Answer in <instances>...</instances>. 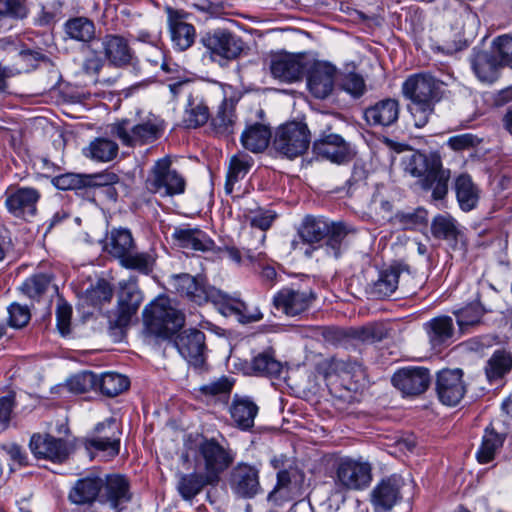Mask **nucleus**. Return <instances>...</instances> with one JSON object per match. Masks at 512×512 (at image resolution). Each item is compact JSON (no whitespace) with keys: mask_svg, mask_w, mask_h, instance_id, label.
I'll list each match as a JSON object with an SVG mask.
<instances>
[{"mask_svg":"<svg viewBox=\"0 0 512 512\" xmlns=\"http://www.w3.org/2000/svg\"><path fill=\"white\" fill-rule=\"evenodd\" d=\"M52 277L45 273H37L27 278L20 289L30 299H39L50 287Z\"/></svg>","mask_w":512,"mask_h":512,"instance_id":"864d4df0","label":"nucleus"},{"mask_svg":"<svg viewBox=\"0 0 512 512\" xmlns=\"http://www.w3.org/2000/svg\"><path fill=\"white\" fill-rule=\"evenodd\" d=\"M105 243L107 252L120 262L135 247L131 231L123 227L112 228L106 236Z\"/></svg>","mask_w":512,"mask_h":512,"instance_id":"473e14b6","label":"nucleus"},{"mask_svg":"<svg viewBox=\"0 0 512 512\" xmlns=\"http://www.w3.org/2000/svg\"><path fill=\"white\" fill-rule=\"evenodd\" d=\"M71 315L72 307L63 300H59L56 308V320L57 327L62 335L70 332Z\"/></svg>","mask_w":512,"mask_h":512,"instance_id":"338daca9","label":"nucleus"},{"mask_svg":"<svg viewBox=\"0 0 512 512\" xmlns=\"http://www.w3.org/2000/svg\"><path fill=\"white\" fill-rule=\"evenodd\" d=\"M27 13L24 0H0V17L22 19L27 16Z\"/></svg>","mask_w":512,"mask_h":512,"instance_id":"680f3d73","label":"nucleus"},{"mask_svg":"<svg viewBox=\"0 0 512 512\" xmlns=\"http://www.w3.org/2000/svg\"><path fill=\"white\" fill-rule=\"evenodd\" d=\"M450 176V170L442 167L441 160H434L432 171L421 180V186L425 190H432L434 200H442L448 193Z\"/></svg>","mask_w":512,"mask_h":512,"instance_id":"2f4dec72","label":"nucleus"},{"mask_svg":"<svg viewBox=\"0 0 512 512\" xmlns=\"http://www.w3.org/2000/svg\"><path fill=\"white\" fill-rule=\"evenodd\" d=\"M39 199L40 193L37 189L21 187L7 194L5 205L8 211L16 217H33L36 214V205Z\"/></svg>","mask_w":512,"mask_h":512,"instance_id":"b1692460","label":"nucleus"},{"mask_svg":"<svg viewBox=\"0 0 512 512\" xmlns=\"http://www.w3.org/2000/svg\"><path fill=\"white\" fill-rule=\"evenodd\" d=\"M113 296V290L106 280H99L95 286L86 291V298L96 306L103 302H109Z\"/></svg>","mask_w":512,"mask_h":512,"instance_id":"bf43d9fd","label":"nucleus"},{"mask_svg":"<svg viewBox=\"0 0 512 512\" xmlns=\"http://www.w3.org/2000/svg\"><path fill=\"white\" fill-rule=\"evenodd\" d=\"M146 188L161 197H173L185 192L184 177L172 168L169 157L158 159L151 168L145 181Z\"/></svg>","mask_w":512,"mask_h":512,"instance_id":"1a4fd4ad","label":"nucleus"},{"mask_svg":"<svg viewBox=\"0 0 512 512\" xmlns=\"http://www.w3.org/2000/svg\"><path fill=\"white\" fill-rule=\"evenodd\" d=\"M64 34L67 39L80 42L83 47L90 44H97L95 23L84 16L69 18L63 25Z\"/></svg>","mask_w":512,"mask_h":512,"instance_id":"cd10ccee","label":"nucleus"},{"mask_svg":"<svg viewBox=\"0 0 512 512\" xmlns=\"http://www.w3.org/2000/svg\"><path fill=\"white\" fill-rule=\"evenodd\" d=\"M217 483L209 478L203 471L196 470L192 473L180 474L177 490L181 497L186 501L193 500L208 485Z\"/></svg>","mask_w":512,"mask_h":512,"instance_id":"7c9ffc66","label":"nucleus"},{"mask_svg":"<svg viewBox=\"0 0 512 512\" xmlns=\"http://www.w3.org/2000/svg\"><path fill=\"white\" fill-rule=\"evenodd\" d=\"M9 325L14 328L24 327L30 320V312L26 306L13 303L8 307Z\"/></svg>","mask_w":512,"mask_h":512,"instance_id":"0e129e2a","label":"nucleus"},{"mask_svg":"<svg viewBox=\"0 0 512 512\" xmlns=\"http://www.w3.org/2000/svg\"><path fill=\"white\" fill-rule=\"evenodd\" d=\"M455 192L461 210L469 212L476 208L480 191L469 175L461 174L456 178Z\"/></svg>","mask_w":512,"mask_h":512,"instance_id":"c9c22d12","label":"nucleus"},{"mask_svg":"<svg viewBox=\"0 0 512 512\" xmlns=\"http://www.w3.org/2000/svg\"><path fill=\"white\" fill-rule=\"evenodd\" d=\"M506 434L499 432L493 424L485 429L481 446L477 451V459L480 463H488L493 460L497 450L503 445Z\"/></svg>","mask_w":512,"mask_h":512,"instance_id":"a19ab883","label":"nucleus"},{"mask_svg":"<svg viewBox=\"0 0 512 512\" xmlns=\"http://www.w3.org/2000/svg\"><path fill=\"white\" fill-rule=\"evenodd\" d=\"M111 133L116 136L124 146L135 147L152 143L159 139L163 133V123L156 116H148L138 123L131 119H122L113 123Z\"/></svg>","mask_w":512,"mask_h":512,"instance_id":"423d86ee","label":"nucleus"},{"mask_svg":"<svg viewBox=\"0 0 512 512\" xmlns=\"http://www.w3.org/2000/svg\"><path fill=\"white\" fill-rule=\"evenodd\" d=\"M424 329L433 348L449 343L454 336L453 319L446 315L435 317L426 322Z\"/></svg>","mask_w":512,"mask_h":512,"instance_id":"72a5a7b5","label":"nucleus"},{"mask_svg":"<svg viewBox=\"0 0 512 512\" xmlns=\"http://www.w3.org/2000/svg\"><path fill=\"white\" fill-rule=\"evenodd\" d=\"M445 84L430 74L410 76L402 86L403 95L411 101L408 109L417 128L424 127L434 112V107L445 92Z\"/></svg>","mask_w":512,"mask_h":512,"instance_id":"f03ea898","label":"nucleus"},{"mask_svg":"<svg viewBox=\"0 0 512 512\" xmlns=\"http://www.w3.org/2000/svg\"><path fill=\"white\" fill-rule=\"evenodd\" d=\"M85 448L88 452L92 450L104 453L107 457H115L120 450V443L109 441V438L92 436L85 440Z\"/></svg>","mask_w":512,"mask_h":512,"instance_id":"13d9d810","label":"nucleus"},{"mask_svg":"<svg viewBox=\"0 0 512 512\" xmlns=\"http://www.w3.org/2000/svg\"><path fill=\"white\" fill-rule=\"evenodd\" d=\"M342 88L354 97L361 96L365 91V82L362 76L356 73H348L341 81Z\"/></svg>","mask_w":512,"mask_h":512,"instance_id":"69168bd1","label":"nucleus"},{"mask_svg":"<svg viewBox=\"0 0 512 512\" xmlns=\"http://www.w3.org/2000/svg\"><path fill=\"white\" fill-rule=\"evenodd\" d=\"M493 44L496 51L474 48L470 56L471 68L477 79L483 83L497 80L502 65L512 68V37L499 36Z\"/></svg>","mask_w":512,"mask_h":512,"instance_id":"7ed1b4c3","label":"nucleus"},{"mask_svg":"<svg viewBox=\"0 0 512 512\" xmlns=\"http://www.w3.org/2000/svg\"><path fill=\"white\" fill-rule=\"evenodd\" d=\"M210 111L204 99L190 97L185 109L183 121L188 128H197L207 123Z\"/></svg>","mask_w":512,"mask_h":512,"instance_id":"c03bdc74","label":"nucleus"},{"mask_svg":"<svg viewBox=\"0 0 512 512\" xmlns=\"http://www.w3.org/2000/svg\"><path fill=\"white\" fill-rule=\"evenodd\" d=\"M142 294L133 283H120L116 316L111 323L118 328L127 327L142 302Z\"/></svg>","mask_w":512,"mask_h":512,"instance_id":"412c9836","label":"nucleus"},{"mask_svg":"<svg viewBox=\"0 0 512 512\" xmlns=\"http://www.w3.org/2000/svg\"><path fill=\"white\" fill-rule=\"evenodd\" d=\"M440 160L436 156L427 157L422 153H412L403 160L404 170L413 177L426 178L429 172L432 171V162Z\"/></svg>","mask_w":512,"mask_h":512,"instance_id":"de8ad7c7","label":"nucleus"},{"mask_svg":"<svg viewBox=\"0 0 512 512\" xmlns=\"http://www.w3.org/2000/svg\"><path fill=\"white\" fill-rule=\"evenodd\" d=\"M512 368V356L505 350H496L487 361L485 373L490 382L501 379Z\"/></svg>","mask_w":512,"mask_h":512,"instance_id":"49530a36","label":"nucleus"},{"mask_svg":"<svg viewBox=\"0 0 512 512\" xmlns=\"http://www.w3.org/2000/svg\"><path fill=\"white\" fill-rule=\"evenodd\" d=\"M391 223L403 230H414L426 224L427 211L418 208L409 212H397L391 219Z\"/></svg>","mask_w":512,"mask_h":512,"instance_id":"603ef678","label":"nucleus"},{"mask_svg":"<svg viewBox=\"0 0 512 512\" xmlns=\"http://www.w3.org/2000/svg\"><path fill=\"white\" fill-rule=\"evenodd\" d=\"M234 103L231 100L223 99L216 115L211 118L214 130L219 134H230L233 132L235 121Z\"/></svg>","mask_w":512,"mask_h":512,"instance_id":"09e8293b","label":"nucleus"},{"mask_svg":"<svg viewBox=\"0 0 512 512\" xmlns=\"http://www.w3.org/2000/svg\"><path fill=\"white\" fill-rule=\"evenodd\" d=\"M404 267L393 265L380 272L378 279L373 283L371 293L377 297L392 295L399 284Z\"/></svg>","mask_w":512,"mask_h":512,"instance_id":"ea45409f","label":"nucleus"},{"mask_svg":"<svg viewBox=\"0 0 512 512\" xmlns=\"http://www.w3.org/2000/svg\"><path fill=\"white\" fill-rule=\"evenodd\" d=\"M103 488L99 503L108 505L113 512H120L132 499L128 480L121 475L111 474L102 478Z\"/></svg>","mask_w":512,"mask_h":512,"instance_id":"dca6fc26","label":"nucleus"},{"mask_svg":"<svg viewBox=\"0 0 512 512\" xmlns=\"http://www.w3.org/2000/svg\"><path fill=\"white\" fill-rule=\"evenodd\" d=\"M229 485L239 497L252 498L260 491L259 470L247 463H238L230 472Z\"/></svg>","mask_w":512,"mask_h":512,"instance_id":"aec40b11","label":"nucleus"},{"mask_svg":"<svg viewBox=\"0 0 512 512\" xmlns=\"http://www.w3.org/2000/svg\"><path fill=\"white\" fill-rule=\"evenodd\" d=\"M103 488L102 478L98 476H86L78 479L70 489L68 499L75 505H91L99 501Z\"/></svg>","mask_w":512,"mask_h":512,"instance_id":"bb28decb","label":"nucleus"},{"mask_svg":"<svg viewBox=\"0 0 512 512\" xmlns=\"http://www.w3.org/2000/svg\"><path fill=\"white\" fill-rule=\"evenodd\" d=\"M431 232L435 238L447 241L457 239L459 230L456 221L450 215H437L431 223Z\"/></svg>","mask_w":512,"mask_h":512,"instance_id":"8fccbe9b","label":"nucleus"},{"mask_svg":"<svg viewBox=\"0 0 512 512\" xmlns=\"http://www.w3.org/2000/svg\"><path fill=\"white\" fill-rule=\"evenodd\" d=\"M372 480V467L367 461L350 457L341 458L336 465L337 492L363 490Z\"/></svg>","mask_w":512,"mask_h":512,"instance_id":"9b49d317","label":"nucleus"},{"mask_svg":"<svg viewBox=\"0 0 512 512\" xmlns=\"http://www.w3.org/2000/svg\"><path fill=\"white\" fill-rule=\"evenodd\" d=\"M436 391L443 404L457 405L466 392L463 371L458 368L441 370L437 375Z\"/></svg>","mask_w":512,"mask_h":512,"instance_id":"a211bd4d","label":"nucleus"},{"mask_svg":"<svg viewBox=\"0 0 512 512\" xmlns=\"http://www.w3.org/2000/svg\"><path fill=\"white\" fill-rule=\"evenodd\" d=\"M205 54L220 65L237 59L244 50V42L235 33L227 29H215L200 39Z\"/></svg>","mask_w":512,"mask_h":512,"instance_id":"6e6552de","label":"nucleus"},{"mask_svg":"<svg viewBox=\"0 0 512 512\" xmlns=\"http://www.w3.org/2000/svg\"><path fill=\"white\" fill-rule=\"evenodd\" d=\"M270 139V128L260 123L248 126L241 134V144L253 153L264 151L268 147Z\"/></svg>","mask_w":512,"mask_h":512,"instance_id":"e433bc0d","label":"nucleus"},{"mask_svg":"<svg viewBox=\"0 0 512 512\" xmlns=\"http://www.w3.org/2000/svg\"><path fill=\"white\" fill-rule=\"evenodd\" d=\"M470 290L469 302L453 311L462 334L470 332L472 328L481 323V319L487 311L484 303H493L497 298V291L485 280L476 281Z\"/></svg>","mask_w":512,"mask_h":512,"instance_id":"39448f33","label":"nucleus"},{"mask_svg":"<svg viewBox=\"0 0 512 512\" xmlns=\"http://www.w3.org/2000/svg\"><path fill=\"white\" fill-rule=\"evenodd\" d=\"M97 44L82 47L83 60L80 66V72L86 76L91 77L95 82L98 80V75L105 65V58L101 56Z\"/></svg>","mask_w":512,"mask_h":512,"instance_id":"a18cd8bd","label":"nucleus"},{"mask_svg":"<svg viewBox=\"0 0 512 512\" xmlns=\"http://www.w3.org/2000/svg\"><path fill=\"white\" fill-rule=\"evenodd\" d=\"M147 327L157 334L176 331L184 325L185 316L166 296H159L143 310Z\"/></svg>","mask_w":512,"mask_h":512,"instance_id":"0eeeda50","label":"nucleus"},{"mask_svg":"<svg viewBox=\"0 0 512 512\" xmlns=\"http://www.w3.org/2000/svg\"><path fill=\"white\" fill-rule=\"evenodd\" d=\"M329 232V220L323 217L306 216L298 229L300 238L314 244L325 239Z\"/></svg>","mask_w":512,"mask_h":512,"instance_id":"58836bf2","label":"nucleus"},{"mask_svg":"<svg viewBox=\"0 0 512 512\" xmlns=\"http://www.w3.org/2000/svg\"><path fill=\"white\" fill-rule=\"evenodd\" d=\"M258 413V406L248 397L235 396L230 414L236 425L243 429H249L254 425V419Z\"/></svg>","mask_w":512,"mask_h":512,"instance_id":"4c0bfd02","label":"nucleus"},{"mask_svg":"<svg viewBox=\"0 0 512 512\" xmlns=\"http://www.w3.org/2000/svg\"><path fill=\"white\" fill-rule=\"evenodd\" d=\"M222 444L215 438H203L196 446L194 455L195 469L203 471L216 483L221 475L234 463L236 451L224 441Z\"/></svg>","mask_w":512,"mask_h":512,"instance_id":"20e7f679","label":"nucleus"},{"mask_svg":"<svg viewBox=\"0 0 512 512\" xmlns=\"http://www.w3.org/2000/svg\"><path fill=\"white\" fill-rule=\"evenodd\" d=\"M347 233V228L343 223L329 221V232L325 237L326 246L336 258L340 255V249Z\"/></svg>","mask_w":512,"mask_h":512,"instance_id":"4d7b16f0","label":"nucleus"},{"mask_svg":"<svg viewBox=\"0 0 512 512\" xmlns=\"http://www.w3.org/2000/svg\"><path fill=\"white\" fill-rule=\"evenodd\" d=\"M168 26L173 46L179 51L190 48L196 37V31L192 24L183 20V13L168 9Z\"/></svg>","mask_w":512,"mask_h":512,"instance_id":"a878e982","label":"nucleus"},{"mask_svg":"<svg viewBox=\"0 0 512 512\" xmlns=\"http://www.w3.org/2000/svg\"><path fill=\"white\" fill-rule=\"evenodd\" d=\"M120 263L125 268L134 269L143 274H149L153 270L155 257L149 252L133 253L132 250Z\"/></svg>","mask_w":512,"mask_h":512,"instance_id":"6e6d98bb","label":"nucleus"},{"mask_svg":"<svg viewBox=\"0 0 512 512\" xmlns=\"http://www.w3.org/2000/svg\"><path fill=\"white\" fill-rule=\"evenodd\" d=\"M336 69L325 62H316L307 77L309 91L319 99L328 97L334 87Z\"/></svg>","mask_w":512,"mask_h":512,"instance_id":"393cba45","label":"nucleus"},{"mask_svg":"<svg viewBox=\"0 0 512 512\" xmlns=\"http://www.w3.org/2000/svg\"><path fill=\"white\" fill-rule=\"evenodd\" d=\"M30 449L37 458L48 459L53 462H64L69 454L68 443L51 435L35 434L30 440Z\"/></svg>","mask_w":512,"mask_h":512,"instance_id":"4be33fe9","label":"nucleus"},{"mask_svg":"<svg viewBox=\"0 0 512 512\" xmlns=\"http://www.w3.org/2000/svg\"><path fill=\"white\" fill-rule=\"evenodd\" d=\"M389 330L382 324H371L362 327L357 332V337L363 342L375 343L387 338Z\"/></svg>","mask_w":512,"mask_h":512,"instance_id":"052dcab7","label":"nucleus"},{"mask_svg":"<svg viewBox=\"0 0 512 512\" xmlns=\"http://www.w3.org/2000/svg\"><path fill=\"white\" fill-rule=\"evenodd\" d=\"M251 368L258 375L276 376L280 374L282 365L272 352L264 351L252 359Z\"/></svg>","mask_w":512,"mask_h":512,"instance_id":"3c124183","label":"nucleus"},{"mask_svg":"<svg viewBox=\"0 0 512 512\" xmlns=\"http://www.w3.org/2000/svg\"><path fill=\"white\" fill-rule=\"evenodd\" d=\"M274 150L289 159L303 155L310 146V131L299 122H290L280 126L272 142Z\"/></svg>","mask_w":512,"mask_h":512,"instance_id":"9d476101","label":"nucleus"},{"mask_svg":"<svg viewBox=\"0 0 512 512\" xmlns=\"http://www.w3.org/2000/svg\"><path fill=\"white\" fill-rule=\"evenodd\" d=\"M174 345L180 355L191 365L201 367L205 362V334L197 329H186L174 339Z\"/></svg>","mask_w":512,"mask_h":512,"instance_id":"f3484780","label":"nucleus"},{"mask_svg":"<svg viewBox=\"0 0 512 512\" xmlns=\"http://www.w3.org/2000/svg\"><path fill=\"white\" fill-rule=\"evenodd\" d=\"M480 143V139L471 134H459L450 137L447 141V145L454 151H463L477 146Z\"/></svg>","mask_w":512,"mask_h":512,"instance_id":"774afa93","label":"nucleus"},{"mask_svg":"<svg viewBox=\"0 0 512 512\" xmlns=\"http://www.w3.org/2000/svg\"><path fill=\"white\" fill-rule=\"evenodd\" d=\"M104 49L105 59L117 67L129 64L132 60V51L127 40L119 35H105L101 41Z\"/></svg>","mask_w":512,"mask_h":512,"instance_id":"c756f323","label":"nucleus"},{"mask_svg":"<svg viewBox=\"0 0 512 512\" xmlns=\"http://www.w3.org/2000/svg\"><path fill=\"white\" fill-rule=\"evenodd\" d=\"M95 375L93 373H81L71 377L67 386L69 390L76 394L87 392L94 385Z\"/></svg>","mask_w":512,"mask_h":512,"instance_id":"e2e57ef3","label":"nucleus"},{"mask_svg":"<svg viewBox=\"0 0 512 512\" xmlns=\"http://www.w3.org/2000/svg\"><path fill=\"white\" fill-rule=\"evenodd\" d=\"M173 238L179 247L195 251H209L214 245L208 235L197 228H176Z\"/></svg>","mask_w":512,"mask_h":512,"instance_id":"f704fd0d","label":"nucleus"},{"mask_svg":"<svg viewBox=\"0 0 512 512\" xmlns=\"http://www.w3.org/2000/svg\"><path fill=\"white\" fill-rule=\"evenodd\" d=\"M170 285L179 295L188 300L198 305L212 302L224 315H237L243 323L256 322L263 318L258 309L249 312L245 302L224 294L214 287L206 286L204 281L198 277L186 273L172 275Z\"/></svg>","mask_w":512,"mask_h":512,"instance_id":"f257e3e1","label":"nucleus"},{"mask_svg":"<svg viewBox=\"0 0 512 512\" xmlns=\"http://www.w3.org/2000/svg\"><path fill=\"white\" fill-rule=\"evenodd\" d=\"M403 481L398 476L382 480L371 492V503L376 512H389L401 499Z\"/></svg>","mask_w":512,"mask_h":512,"instance_id":"5701e85b","label":"nucleus"},{"mask_svg":"<svg viewBox=\"0 0 512 512\" xmlns=\"http://www.w3.org/2000/svg\"><path fill=\"white\" fill-rule=\"evenodd\" d=\"M114 173L76 174L66 173L55 176L53 185L60 190H77L82 188H96L111 185L117 181Z\"/></svg>","mask_w":512,"mask_h":512,"instance_id":"6ab92c4d","label":"nucleus"},{"mask_svg":"<svg viewBox=\"0 0 512 512\" xmlns=\"http://www.w3.org/2000/svg\"><path fill=\"white\" fill-rule=\"evenodd\" d=\"M330 130L331 128L328 127L313 143L315 154L336 164H345L351 161L356 154L354 147L341 135L331 133Z\"/></svg>","mask_w":512,"mask_h":512,"instance_id":"ddd939ff","label":"nucleus"},{"mask_svg":"<svg viewBox=\"0 0 512 512\" xmlns=\"http://www.w3.org/2000/svg\"><path fill=\"white\" fill-rule=\"evenodd\" d=\"M315 300L316 294L310 287L291 285L274 294L272 305L286 316L294 317L307 311Z\"/></svg>","mask_w":512,"mask_h":512,"instance_id":"f8f14e48","label":"nucleus"},{"mask_svg":"<svg viewBox=\"0 0 512 512\" xmlns=\"http://www.w3.org/2000/svg\"><path fill=\"white\" fill-rule=\"evenodd\" d=\"M399 117V103L395 99L387 98L378 101L364 111V118L369 125L390 126Z\"/></svg>","mask_w":512,"mask_h":512,"instance_id":"c85d7f7f","label":"nucleus"},{"mask_svg":"<svg viewBox=\"0 0 512 512\" xmlns=\"http://www.w3.org/2000/svg\"><path fill=\"white\" fill-rule=\"evenodd\" d=\"M267 64L273 78L284 83L301 80L307 70L305 57L302 54L275 53L270 55Z\"/></svg>","mask_w":512,"mask_h":512,"instance_id":"4468645a","label":"nucleus"},{"mask_svg":"<svg viewBox=\"0 0 512 512\" xmlns=\"http://www.w3.org/2000/svg\"><path fill=\"white\" fill-rule=\"evenodd\" d=\"M429 369L421 366H407L398 369L391 382L403 395L418 396L423 394L431 383Z\"/></svg>","mask_w":512,"mask_h":512,"instance_id":"2eb2a0df","label":"nucleus"},{"mask_svg":"<svg viewBox=\"0 0 512 512\" xmlns=\"http://www.w3.org/2000/svg\"><path fill=\"white\" fill-rule=\"evenodd\" d=\"M84 155L94 161L108 162L114 159L118 154V145L116 142L107 138H96L84 148Z\"/></svg>","mask_w":512,"mask_h":512,"instance_id":"37998d69","label":"nucleus"},{"mask_svg":"<svg viewBox=\"0 0 512 512\" xmlns=\"http://www.w3.org/2000/svg\"><path fill=\"white\" fill-rule=\"evenodd\" d=\"M252 164V157L245 153H238L231 157L225 183V191L227 194L233 192L234 185L246 176Z\"/></svg>","mask_w":512,"mask_h":512,"instance_id":"79ce46f5","label":"nucleus"},{"mask_svg":"<svg viewBox=\"0 0 512 512\" xmlns=\"http://www.w3.org/2000/svg\"><path fill=\"white\" fill-rule=\"evenodd\" d=\"M128 387V378L114 372L104 373L99 380V388L101 392L109 397L119 395L128 389Z\"/></svg>","mask_w":512,"mask_h":512,"instance_id":"5fc2aeb1","label":"nucleus"}]
</instances>
